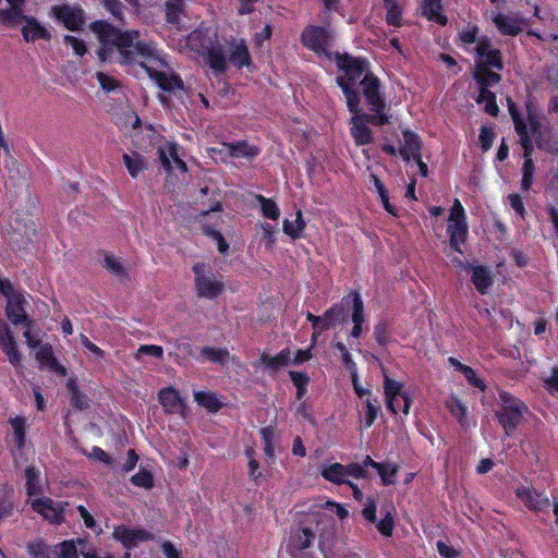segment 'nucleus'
Masks as SVG:
<instances>
[{
	"label": "nucleus",
	"instance_id": "680f3d73",
	"mask_svg": "<svg viewBox=\"0 0 558 558\" xmlns=\"http://www.w3.org/2000/svg\"><path fill=\"white\" fill-rule=\"evenodd\" d=\"M324 508L326 511H328L331 514H335L340 520H343L349 515L348 509L343 505L335 501H326Z\"/></svg>",
	"mask_w": 558,
	"mask_h": 558
},
{
	"label": "nucleus",
	"instance_id": "4d7b16f0",
	"mask_svg": "<svg viewBox=\"0 0 558 558\" xmlns=\"http://www.w3.org/2000/svg\"><path fill=\"white\" fill-rule=\"evenodd\" d=\"M63 41L65 45L70 46L73 52L78 57H83L87 52L85 43L75 36L66 35Z\"/></svg>",
	"mask_w": 558,
	"mask_h": 558
},
{
	"label": "nucleus",
	"instance_id": "423d86ee",
	"mask_svg": "<svg viewBox=\"0 0 558 558\" xmlns=\"http://www.w3.org/2000/svg\"><path fill=\"white\" fill-rule=\"evenodd\" d=\"M447 234L450 247L459 254H463L462 246L469 234L465 210L461 202L456 198L447 219Z\"/></svg>",
	"mask_w": 558,
	"mask_h": 558
},
{
	"label": "nucleus",
	"instance_id": "a19ab883",
	"mask_svg": "<svg viewBox=\"0 0 558 558\" xmlns=\"http://www.w3.org/2000/svg\"><path fill=\"white\" fill-rule=\"evenodd\" d=\"M314 539V533L304 527L302 530H298L290 541V550L293 553L294 550H303L311 546Z\"/></svg>",
	"mask_w": 558,
	"mask_h": 558
},
{
	"label": "nucleus",
	"instance_id": "393cba45",
	"mask_svg": "<svg viewBox=\"0 0 558 558\" xmlns=\"http://www.w3.org/2000/svg\"><path fill=\"white\" fill-rule=\"evenodd\" d=\"M158 400L165 411L171 414H183L185 403L178 390L172 387L163 388L159 391Z\"/></svg>",
	"mask_w": 558,
	"mask_h": 558
},
{
	"label": "nucleus",
	"instance_id": "a878e982",
	"mask_svg": "<svg viewBox=\"0 0 558 558\" xmlns=\"http://www.w3.org/2000/svg\"><path fill=\"white\" fill-rule=\"evenodd\" d=\"M402 135L403 142L399 148L400 156L405 161H410L411 159H415L422 156V144L420 137L409 130H404Z\"/></svg>",
	"mask_w": 558,
	"mask_h": 558
},
{
	"label": "nucleus",
	"instance_id": "13d9d810",
	"mask_svg": "<svg viewBox=\"0 0 558 558\" xmlns=\"http://www.w3.org/2000/svg\"><path fill=\"white\" fill-rule=\"evenodd\" d=\"M353 325L362 326L364 323V307L363 301L359 294L353 298V313H352Z\"/></svg>",
	"mask_w": 558,
	"mask_h": 558
},
{
	"label": "nucleus",
	"instance_id": "864d4df0",
	"mask_svg": "<svg viewBox=\"0 0 558 558\" xmlns=\"http://www.w3.org/2000/svg\"><path fill=\"white\" fill-rule=\"evenodd\" d=\"M204 360L211 361L218 364H225L229 360V352L226 349L205 348L202 351Z\"/></svg>",
	"mask_w": 558,
	"mask_h": 558
},
{
	"label": "nucleus",
	"instance_id": "5fc2aeb1",
	"mask_svg": "<svg viewBox=\"0 0 558 558\" xmlns=\"http://www.w3.org/2000/svg\"><path fill=\"white\" fill-rule=\"evenodd\" d=\"M28 554L32 558H51V553L49 546H47L43 541L36 539L31 542L27 545Z\"/></svg>",
	"mask_w": 558,
	"mask_h": 558
},
{
	"label": "nucleus",
	"instance_id": "5701e85b",
	"mask_svg": "<svg viewBox=\"0 0 558 558\" xmlns=\"http://www.w3.org/2000/svg\"><path fill=\"white\" fill-rule=\"evenodd\" d=\"M363 518L372 522L376 525L377 530L380 532L384 536H391L392 531L395 527V520L392 513L387 510L385 513H383V518L377 521L376 519V504L373 499L367 500L365 504L363 510H362Z\"/></svg>",
	"mask_w": 558,
	"mask_h": 558
},
{
	"label": "nucleus",
	"instance_id": "79ce46f5",
	"mask_svg": "<svg viewBox=\"0 0 558 558\" xmlns=\"http://www.w3.org/2000/svg\"><path fill=\"white\" fill-rule=\"evenodd\" d=\"M26 489L29 499H34L33 496L43 492L40 484V472L34 466L26 469Z\"/></svg>",
	"mask_w": 558,
	"mask_h": 558
},
{
	"label": "nucleus",
	"instance_id": "6e6d98bb",
	"mask_svg": "<svg viewBox=\"0 0 558 558\" xmlns=\"http://www.w3.org/2000/svg\"><path fill=\"white\" fill-rule=\"evenodd\" d=\"M104 267L117 276H122L124 274L121 260L109 253L105 254Z\"/></svg>",
	"mask_w": 558,
	"mask_h": 558
},
{
	"label": "nucleus",
	"instance_id": "3c124183",
	"mask_svg": "<svg viewBox=\"0 0 558 558\" xmlns=\"http://www.w3.org/2000/svg\"><path fill=\"white\" fill-rule=\"evenodd\" d=\"M371 179H372V182H373V184H374V186H375V189H376V192L378 193V196H379V198H380V201H381V204H383V206L385 207V209H386L389 214H391V215L396 216V215H397V214H396V210H395V208L392 207V205L389 203L388 192H387V190H386V187H385L384 183H383V182L379 180V178H378L376 174H374V173H371Z\"/></svg>",
	"mask_w": 558,
	"mask_h": 558
},
{
	"label": "nucleus",
	"instance_id": "49530a36",
	"mask_svg": "<svg viewBox=\"0 0 558 558\" xmlns=\"http://www.w3.org/2000/svg\"><path fill=\"white\" fill-rule=\"evenodd\" d=\"M289 376L294 387L296 388V398L299 400L303 399L307 392V385L310 383V377L306 373L303 372H289Z\"/></svg>",
	"mask_w": 558,
	"mask_h": 558
},
{
	"label": "nucleus",
	"instance_id": "a211bd4d",
	"mask_svg": "<svg viewBox=\"0 0 558 558\" xmlns=\"http://www.w3.org/2000/svg\"><path fill=\"white\" fill-rule=\"evenodd\" d=\"M112 536L126 549L136 548L141 544L153 539V534L149 531L126 524L116 526Z\"/></svg>",
	"mask_w": 558,
	"mask_h": 558
},
{
	"label": "nucleus",
	"instance_id": "4be33fe9",
	"mask_svg": "<svg viewBox=\"0 0 558 558\" xmlns=\"http://www.w3.org/2000/svg\"><path fill=\"white\" fill-rule=\"evenodd\" d=\"M0 348L13 366L21 365L22 354L16 340L8 324L2 319H0Z\"/></svg>",
	"mask_w": 558,
	"mask_h": 558
},
{
	"label": "nucleus",
	"instance_id": "0eeeda50",
	"mask_svg": "<svg viewBox=\"0 0 558 558\" xmlns=\"http://www.w3.org/2000/svg\"><path fill=\"white\" fill-rule=\"evenodd\" d=\"M478 27L473 24L466 25L460 32V39L465 45L476 43L475 52L478 59H485L487 65L502 69V60L499 50L492 47L490 40L487 37L477 38Z\"/></svg>",
	"mask_w": 558,
	"mask_h": 558
},
{
	"label": "nucleus",
	"instance_id": "412c9836",
	"mask_svg": "<svg viewBox=\"0 0 558 558\" xmlns=\"http://www.w3.org/2000/svg\"><path fill=\"white\" fill-rule=\"evenodd\" d=\"M0 348L13 366L21 365L22 354L16 340L8 324L2 319H0Z\"/></svg>",
	"mask_w": 558,
	"mask_h": 558
},
{
	"label": "nucleus",
	"instance_id": "39448f33",
	"mask_svg": "<svg viewBox=\"0 0 558 558\" xmlns=\"http://www.w3.org/2000/svg\"><path fill=\"white\" fill-rule=\"evenodd\" d=\"M0 293L7 299L5 314L11 324L14 326L23 325L25 329H32L33 319L26 314L28 302L24 293L16 290L10 281L4 279H0Z\"/></svg>",
	"mask_w": 558,
	"mask_h": 558
},
{
	"label": "nucleus",
	"instance_id": "473e14b6",
	"mask_svg": "<svg viewBox=\"0 0 558 558\" xmlns=\"http://www.w3.org/2000/svg\"><path fill=\"white\" fill-rule=\"evenodd\" d=\"M446 408L462 427L470 425L469 409L458 397L450 396L446 401Z\"/></svg>",
	"mask_w": 558,
	"mask_h": 558
},
{
	"label": "nucleus",
	"instance_id": "603ef678",
	"mask_svg": "<svg viewBox=\"0 0 558 558\" xmlns=\"http://www.w3.org/2000/svg\"><path fill=\"white\" fill-rule=\"evenodd\" d=\"M256 199L260 204L262 214L265 218L277 220L280 216V210L277 204L270 199L266 198L263 195H258Z\"/></svg>",
	"mask_w": 558,
	"mask_h": 558
},
{
	"label": "nucleus",
	"instance_id": "de8ad7c7",
	"mask_svg": "<svg viewBox=\"0 0 558 558\" xmlns=\"http://www.w3.org/2000/svg\"><path fill=\"white\" fill-rule=\"evenodd\" d=\"M476 101L478 104H484V109L488 114L497 116L499 109L496 104V97L487 88H481Z\"/></svg>",
	"mask_w": 558,
	"mask_h": 558
},
{
	"label": "nucleus",
	"instance_id": "bf43d9fd",
	"mask_svg": "<svg viewBox=\"0 0 558 558\" xmlns=\"http://www.w3.org/2000/svg\"><path fill=\"white\" fill-rule=\"evenodd\" d=\"M132 483L135 486L143 487V488H150L153 487V475L148 471H140L131 478Z\"/></svg>",
	"mask_w": 558,
	"mask_h": 558
},
{
	"label": "nucleus",
	"instance_id": "2f4dec72",
	"mask_svg": "<svg viewBox=\"0 0 558 558\" xmlns=\"http://www.w3.org/2000/svg\"><path fill=\"white\" fill-rule=\"evenodd\" d=\"M9 8L0 9V23L8 26H14L25 16L22 15V5L25 0H7Z\"/></svg>",
	"mask_w": 558,
	"mask_h": 558
},
{
	"label": "nucleus",
	"instance_id": "c03bdc74",
	"mask_svg": "<svg viewBox=\"0 0 558 558\" xmlns=\"http://www.w3.org/2000/svg\"><path fill=\"white\" fill-rule=\"evenodd\" d=\"M189 0H168L166 2L167 20L172 24H177L183 14Z\"/></svg>",
	"mask_w": 558,
	"mask_h": 558
},
{
	"label": "nucleus",
	"instance_id": "a18cd8bd",
	"mask_svg": "<svg viewBox=\"0 0 558 558\" xmlns=\"http://www.w3.org/2000/svg\"><path fill=\"white\" fill-rule=\"evenodd\" d=\"M376 471L381 478V483L388 486L395 484L399 466L392 462H384L378 464Z\"/></svg>",
	"mask_w": 558,
	"mask_h": 558
},
{
	"label": "nucleus",
	"instance_id": "ddd939ff",
	"mask_svg": "<svg viewBox=\"0 0 558 558\" xmlns=\"http://www.w3.org/2000/svg\"><path fill=\"white\" fill-rule=\"evenodd\" d=\"M384 392L387 409L391 413L397 414L402 411L404 415L409 414L412 401L402 383L385 376Z\"/></svg>",
	"mask_w": 558,
	"mask_h": 558
},
{
	"label": "nucleus",
	"instance_id": "bb28decb",
	"mask_svg": "<svg viewBox=\"0 0 558 558\" xmlns=\"http://www.w3.org/2000/svg\"><path fill=\"white\" fill-rule=\"evenodd\" d=\"M122 159L129 174L133 179H136L149 167L148 159L136 150H129L124 153Z\"/></svg>",
	"mask_w": 558,
	"mask_h": 558
},
{
	"label": "nucleus",
	"instance_id": "37998d69",
	"mask_svg": "<svg viewBox=\"0 0 558 558\" xmlns=\"http://www.w3.org/2000/svg\"><path fill=\"white\" fill-rule=\"evenodd\" d=\"M387 9L386 21L389 25L400 26L402 21V5L399 0H384Z\"/></svg>",
	"mask_w": 558,
	"mask_h": 558
},
{
	"label": "nucleus",
	"instance_id": "774afa93",
	"mask_svg": "<svg viewBox=\"0 0 558 558\" xmlns=\"http://www.w3.org/2000/svg\"><path fill=\"white\" fill-rule=\"evenodd\" d=\"M97 81L106 92H112L118 87V82L112 76L102 72L97 73Z\"/></svg>",
	"mask_w": 558,
	"mask_h": 558
},
{
	"label": "nucleus",
	"instance_id": "6e6552de",
	"mask_svg": "<svg viewBox=\"0 0 558 558\" xmlns=\"http://www.w3.org/2000/svg\"><path fill=\"white\" fill-rule=\"evenodd\" d=\"M23 336L26 345L35 352V359L41 368L52 372L57 375L64 376L66 369L56 359L51 344L41 342L33 332V329H25Z\"/></svg>",
	"mask_w": 558,
	"mask_h": 558
},
{
	"label": "nucleus",
	"instance_id": "8fccbe9b",
	"mask_svg": "<svg viewBox=\"0 0 558 558\" xmlns=\"http://www.w3.org/2000/svg\"><path fill=\"white\" fill-rule=\"evenodd\" d=\"M260 436L264 442V452L268 459H272L275 457V438L276 432L271 426L264 427L260 430Z\"/></svg>",
	"mask_w": 558,
	"mask_h": 558
},
{
	"label": "nucleus",
	"instance_id": "ea45409f",
	"mask_svg": "<svg viewBox=\"0 0 558 558\" xmlns=\"http://www.w3.org/2000/svg\"><path fill=\"white\" fill-rule=\"evenodd\" d=\"M194 400L198 405L210 412H217L222 407V402L211 391H195Z\"/></svg>",
	"mask_w": 558,
	"mask_h": 558
},
{
	"label": "nucleus",
	"instance_id": "9d476101",
	"mask_svg": "<svg viewBox=\"0 0 558 558\" xmlns=\"http://www.w3.org/2000/svg\"><path fill=\"white\" fill-rule=\"evenodd\" d=\"M35 223L28 215L14 213L7 221L5 232L13 247L21 248L32 241Z\"/></svg>",
	"mask_w": 558,
	"mask_h": 558
},
{
	"label": "nucleus",
	"instance_id": "e2e57ef3",
	"mask_svg": "<svg viewBox=\"0 0 558 558\" xmlns=\"http://www.w3.org/2000/svg\"><path fill=\"white\" fill-rule=\"evenodd\" d=\"M365 407H366V414H365V418H364L365 427H371L377 417L379 408L376 405L375 400H372L369 398L366 400Z\"/></svg>",
	"mask_w": 558,
	"mask_h": 558
},
{
	"label": "nucleus",
	"instance_id": "aec40b11",
	"mask_svg": "<svg viewBox=\"0 0 558 558\" xmlns=\"http://www.w3.org/2000/svg\"><path fill=\"white\" fill-rule=\"evenodd\" d=\"M28 502L33 510L48 522L56 524L63 521L64 506L62 502H57L47 497L28 499Z\"/></svg>",
	"mask_w": 558,
	"mask_h": 558
},
{
	"label": "nucleus",
	"instance_id": "f03ea898",
	"mask_svg": "<svg viewBox=\"0 0 558 558\" xmlns=\"http://www.w3.org/2000/svg\"><path fill=\"white\" fill-rule=\"evenodd\" d=\"M186 46L196 52L206 51L208 64L217 72H223L228 61L236 68L251 64V54L243 39L228 41L225 48L213 44L203 29H197L189 35Z\"/></svg>",
	"mask_w": 558,
	"mask_h": 558
},
{
	"label": "nucleus",
	"instance_id": "4c0bfd02",
	"mask_svg": "<svg viewBox=\"0 0 558 558\" xmlns=\"http://www.w3.org/2000/svg\"><path fill=\"white\" fill-rule=\"evenodd\" d=\"M423 14L427 20L436 22L440 25L447 23V17L442 14L440 0H424L423 1Z\"/></svg>",
	"mask_w": 558,
	"mask_h": 558
},
{
	"label": "nucleus",
	"instance_id": "338daca9",
	"mask_svg": "<svg viewBox=\"0 0 558 558\" xmlns=\"http://www.w3.org/2000/svg\"><path fill=\"white\" fill-rule=\"evenodd\" d=\"M546 389L553 396L558 393V368H551L548 376L544 377Z\"/></svg>",
	"mask_w": 558,
	"mask_h": 558
},
{
	"label": "nucleus",
	"instance_id": "7ed1b4c3",
	"mask_svg": "<svg viewBox=\"0 0 558 558\" xmlns=\"http://www.w3.org/2000/svg\"><path fill=\"white\" fill-rule=\"evenodd\" d=\"M121 125L141 146H144V137H147L149 144L157 147V155L165 171L168 173L175 170L183 173L187 171L186 163L178 155L177 144L163 138L151 125L142 128L141 120L135 112L128 111Z\"/></svg>",
	"mask_w": 558,
	"mask_h": 558
},
{
	"label": "nucleus",
	"instance_id": "7c9ffc66",
	"mask_svg": "<svg viewBox=\"0 0 558 558\" xmlns=\"http://www.w3.org/2000/svg\"><path fill=\"white\" fill-rule=\"evenodd\" d=\"M25 24L22 28L23 37L26 41L37 39H50V33L34 17H24Z\"/></svg>",
	"mask_w": 558,
	"mask_h": 558
},
{
	"label": "nucleus",
	"instance_id": "dca6fc26",
	"mask_svg": "<svg viewBox=\"0 0 558 558\" xmlns=\"http://www.w3.org/2000/svg\"><path fill=\"white\" fill-rule=\"evenodd\" d=\"M509 111L512 117V120L514 122L515 131L520 136V141L522 144V147L524 149V163H523V172H534V167L531 158V150H532V142L533 136L530 135L531 133L535 132V126L533 123H531L530 129L526 126V124L523 122V120L520 118L518 112L514 109L513 102L509 99L508 100Z\"/></svg>",
	"mask_w": 558,
	"mask_h": 558
},
{
	"label": "nucleus",
	"instance_id": "f704fd0d",
	"mask_svg": "<svg viewBox=\"0 0 558 558\" xmlns=\"http://www.w3.org/2000/svg\"><path fill=\"white\" fill-rule=\"evenodd\" d=\"M306 223L303 219L301 210H298L294 219L286 218L282 222V230L292 240L301 239L305 230Z\"/></svg>",
	"mask_w": 558,
	"mask_h": 558
},
{
	"label": "nucleus",
	"instance_id": "c9c22d12",
	"mask_svg": "<svg viewBox=\"0 0 558 558\" xmlns=\"http://www.w3.org/2000/svg\"><path fill=\"white\" fill-rule=\"evenodd\" d=\"M484 59H478V62L474 70V77L481 85V88H487L493 86L500 81V75L489 71L483 62Z\"/></svg>",
	"mask_w": 558,
	"mask_h": 558
},
{
	"label": "nucleus",
	"instance_id": "052dcab7",
	"mask_svg": "<svg viewBox=\"0 0 558 558\" xmlns=\"http://www.w3.org/2000/svg\"><path fill=\"white\" fill-rule=\"evenodd\" d=\"M77 511L84 521L86 527L93 530L96 534H100L102 530L97 525L94 517L88 512V510L84 506H78Z\"/></svg>",
	"mask_w": 558,
	"mask_h": 558
},
{
	"label": "nucleus",
	"instance_id": "c756f323",
	"mask_svg": "<svg viewBox=\"0 0 558 558\" xmlns=\"http://www.w3.org/2000/svg\"><path fill=\"white\" fill-rule=\"evenodd\" d=\"M263 365L270 371H278L280 368L291 365V352L289 349L280 351L278 354L270 356L262 354L255 366Z\"/></svg>",
	"mask_w": 558,
	"mask_h": 558
},
{
	"label": "nucleus",
	"instance_id": "72a5a7b5",
	"mask_svg": "<svg viewBox=\"0 0 558 558\" xmlns=\"http://www.w3.org/2000/svg\"><path fill=\"white\" fill-rule=\"evenodd\" d=\"M223 148L228 156L233 158H254L259 154V149L247 142H238L223 144Z\"/></svg>",
	"mask_w": 558,
	"mask_h": 558
},
{
	"label": "nucleus",
	"instance_id": "cd10ccee",
	"mask_svg": "<svg viewBox=\"0 0 558 558\" xmlns=\"http://www.w3.org/2000/svg\"><path fill=\"white\" fill-rule=\"evenodd\" d=\"M517 496L533 510H541L549 505L546 495L535 492L529 486H520L515 490Z\"/></svg>",
	"mask_w": 558,
	"mask_h": 558
},
{
	"label": "nucleus",
	"instance_id": "6ab92c4d",
	"mask_svg": "<svg viewBox=\"0 0 558 558\" xmlns=\"http://www.w3.org/2000/svg\"><path fill=\"white\" fill-rule=\"evenodd\" d=\"M51 15L71 32L78 31L85 22L84 11L78 5H53Z\"/></svg>",
	"mask_w": 558,
	"mask_h": 558
},
{
	"label": "nucleus",
	"instance_id": "f3484780",
	"mask_svg": "<svg viewBox=\"0 0 558 558\" xmlns=\"http://www.w3.org/2000/svg\"><path fill=\"white\" fill-rule=\"evenodd\" d=\"M332 40L331 34L323 27L308 26L302 33V43L317 54L333 59L335 54L328 51Z\"/></svg>",
	"mask_w": 558,
	"mask_h": 558
},
{
	"label": "nucleus",
	"instance_id": "2eb2a0df",
	"mask_svg": "<svg viewBox=\"0 0 558 558\" xmlns=\"http://www.w3.org/2000/svg\"><path fill=\"white\" fill-rule=\"evenodd\" d=\"M500 400L501 410L498 413L499 423L502 425L505 432L510 434L521 422L526 408L521 401L514 399L508 392H501Z\"/></svg>",
	"mask_w": 558,
	"mask_h": 558
},
{
	"label": "nucleus",
	"instance_id": "e433bc0d",
	"mask_svg": "<svg viewBox=\"0 0 558 558\" xmlns=\"http://www.w3.org/2000/svg\"><path fill=\"white\" fill-rule=\"evenodd\" d=\"M85 542L81 538L76 541H64L54 547V553L59 558H78V551L82 553Z\"/></svg>",
	"mask_w": 558,
	"mask_h": 558
},
{
	"label": "nucleus",
	"instance_id": "20e7f679",
	"mask_svg": "<svg viewBox=\"0 0 558 558\" xmlns=\"http://www.w3.org/2000/svg\"><path fill=\"white\" fill-rule=\"evenodd\" d=\"M333 60L341 71V74L337 76V83L342 89L347 102L350 96L359 97V94L354 89L356 83L361 82L365 74H369L366 62L359 58H352L348 54L335 53Z\"/></svg>",
	"mask_w": 558,
	"mask_h": 558
},
{
	"label": "nucleus",
	"instance_id": "1a4fd4ad",
	"mask_svg": "<svg viewBox=\"0 0 558 558\" xmlns=\"http://www.w3.org/2000/svg\"><path fill=\"white\" fill-rule=\"evenodd\" d=\"M351 112L350 131L356 145H367L373 142V132L368 126L371 117L360 109V97L350 96L347 104Z\"/></svg>",
	"mask_w": 558,
	"mask_h": 558
},
{
	"label": "nucleus",
	"instance_id": "09e8293b",
	"mask_svg": "<svg viewBox=\"0 0 558 558\" xmlns=\"http://www.w3.org/2000/svg\"><path fill=\"white\" fill-rule=\"evenodd\" d=\"M10 424L13 429L14 441L17 447H23L25 444L26 420L21 416L10 418Z\"/></svg>",
	"mask_w": 558,
	"mask_h": 558
},
{
	"label": "nucleus",
	"instance_id": "9b49d317",
	"mask_svg": "<svg viewBox=\"0 0 558 558\" xmlns=\"http://www.w3.org/2000/svg\"><path fill=\"white\" fill-rule=\"evenodd\" d=\"M366 102L371 111L374 112L372 122L376 125H383L389 122L388 116L384 112V100L379 90V81L373 74H365L360 82Z\"/></svg>",
	"mask_w": 558,
	"mask_h": 558
},
{
	"label": "nucleus",
	"instance_id": "58836bf2",
	"mask_svg": "<svg viewBox=\"0 0 558 558\" xmlns=\"http://www.w3.org/2000/svg\"><path fill=\"white\" fill-rule=\"evenodd\" d=\"M472 282L482 294L486 293L493 283V276L489 270L482 266H476L472 271Z\"/></svg>",
	"mask_w": 558,
	"mask_h": 558
},
{
	"label": "nucleus",
	"instance_id": "c85d7f7f",
	"mask_svg": "<svg viewBox=\"0 0 558 558\" xmlns=\"http://www.w3.org/2000/svg\"><path fill=\"white\" fill-rule=\"evenodd\" d=\"M342 316V308L340 306H333L329 308L323 317L307 313V320L313 324L314 329L325 330L337 322H340Z\"/></svg>",
	"mask_w": 558,
	"mask_h": 558
},
{
	"label": "nucleus",
	"instance_id": "f8f14e48",
	"mask_svg": "<svg viewBox=\"0 0 558 558\" xmlns=\"http://www.w3.org/2000/svg\"><path fill=\"white\" fill-rule=\"evenodd\" d=\"M193 272L198 296L214 300L223 292V282L205 264H195L193 266Z\"/></svg>",
	"mask_w": 558,
	"mask_h": 558
},
{
	"label": "nucleus",
	"instance_id": "0e129e2a",
	"mask_svg": "<svg viewBox=\"0 0 558 558\" xmlns=\"http://www.w3.org/2000/svg\"><path fill=\"white\" fill-rule=\"evenodd\" d=\"M313 357L312 347L306 349H299L295 353L291 354V365H301Z\"/></svg>",
	"mask_w": 558,
	"mask_h": 558
},
{
	"label": "nucleus",
	"instance_id": "4468645a",
	"mask_svg": "<svg viewBox=\"0 0 558 558\" xmlns=\"http://www.w3.org/2000/svg\"><path fill=\"white\" fill-rule=\"evenodd\" d=\"M320 475L327 482L336 485L349 483L350 477L364 478L365 471L357 463L343 465L339 462L324 463L320 466Z\"/></svg>",
	"mask_w": 558,
	"mask_h": 558
},
{
	"label": "nucleus",
	"instance_id": "b1692460",
	"mask_svg": "<svg viewBox=\"0 0 558 558\" xmlns=\"http://www.w3.org/2000/svg\"><path fill=\"white\" fill-rule=\"evenodd\" d=\"M490 20L502 35L517 36L525 26L524 19L517 15L504 14L499 11L490 13Z\"/></svg>",
	"mask_w": 558,
	"mask_h": 558
},
{
	"label": "nucleus",
	"instance_id": "69168bd1",
	"mask_svg": "<svg viewBox=\"0 0 558 558\" xmlns=\"http://www.w3.org/2000/svg\"><path fill=\"white\" fill-rule=\"evenodd\" d=\"M264 236L266 239V248L271 251L276 243V229L269 223H260Z\"/></svg>",
	"mask_w": 558,
	"mask_h": 558
},
{
	"label": "nucleus",
	"instance_id": "f257e3e1",
	"mask_svg": "<svg viewBox=\"0 0 558 558\" xmlns=\"http://www.w3.org/2000/svg\"><path fill=\"white\" fill-rule=\"evenodd\" d=\"M89 28L98 38L97 56L101 62L138 63L163 90L183 88L166 56L153 44L142 43L137 32H121L104 21L92 23Z\"/></svg>",
	"mask_w": 558,
	"mask_h": 558
}]
</instances>
